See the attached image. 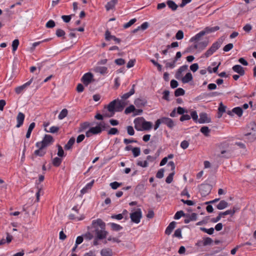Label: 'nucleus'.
I'll list each match as a JSON object with an SVG mask.
<instances>
[{
  "mask_svg": "<svg viewBox=\"0 0 256 256\" xmlns=\"http://www.w3.org/2000/svg\"><path fill=\"white\" fill-rule=\"evenodd\" d=\"M92 224L95 228L97 239L102 240L106 237L108 232L105 230L106 224L101 219L98 218L94 220Z\"/></svg>",
  "mask_w": 256,
  "mask_h": 256,
  "instance_id": "obj_1",
  "label": "nucleus"
},
{
  "mask_svg": "<svg viewBox=\"0 0 256 256\" xmlns=\"http://www.w3.org/2000/svg\"><path fill=\"white\" fill-rule=\"evenodd\" d=\"M222 43V40L218 39L216 42H214L212 46L209 48L204 55L205 57L208 58L212 56L217 50H218L221 46Z\"/></svg>",
  "mask_w": 256,
  "mask_h": 256,
  "instance_id": "obj_2",
  "label": "nucleus"
},
{
  "mask_svg": "<svg viewBox=\"0 0 256 256\" xmlns=\"http://www.w3.org/2000/svg\"><path fill=\"white\" fill-rule=\"evenodd\" d=\"M228 144L226 142L221 144L219 146L220 149V157L228 158L231 156V152L228 150Z\"/></svg>",
  "mask_w": 256,
  "mask_h": 256,
  "instance_id": "obj_3",
  "label": "nucleus"
},
{
  "mask_svg": "<svg viewBox=\"0 0 256 256\" xmlns=\"http://www.w3.org/2000/svg\"><path fill=\"white\" fill-rule=\"evenodd\" d=\"M54 142L52 136L50 134H46L42 141L37 142L36 145H40L44 148L49 146Z\"/></svg>",
  "mask_w": 256,
  "mask_h": 256,
  "instance_id": "obj_4",
  "label": "nucleus"
},
{
  "mask_svg": "<svg viewBox=\"0 0 256 256\" xmlns=\"http://www.w3.org/2000/svg\"><path fill=\"white\" fill-rule=\"evenodd\" d=\"M142 218V212L140 208H138L136 211L130 214V218L132 222L138 224Z\"/></svg>",
  "mask_w": 256,
  "mask_h": 256,
  "instance_id": "obj_5",
  "label": "nucleus"
},
{
  "mask_svg": "<svg viewBox=\"0 0 256 256\" xmlns=\"http://www.w3.org/2000/svg\"><path fill=\"white\" fill-rule=\"evenodd\" d=\"M211 189V186L208 184H202L200 186V192L203 196L208 195L210 192Z\"/></svg>",
  "mask_w": 256,
  "mask_h": 256,
  "instance_id": "obj_6",
  "label": "nucleus"
},
{
  "mask_svg": "<svg viewBox=\"0 0 256 256\" xmlns=\"http://www.w3.org/2000/svg\"><path fill=\"white\" fill-rule=\"evenodd\" d=\"M116 100H114L111 102L106 107L107 110L110 113V115H106L108 117H112L114 116L116 112Z\"/></svg>",
  "mask_w": 256,
  "mask_h": 256,
  "instance_id": "obj_7",
  "label": "nucleus"
},
{
  "mask_svg": "<svg viewBox=\"0 0 256 256\" xmlns=\"http://www.w3.org/2000/svg\"><path fill=\"white\" fill-rule=\"evenodd\" d=\"M250 142H253L256 139V126H254L252 128V132L244 134Z\"/></svg>",
  "mask_w": 256,
  "mask_h": 256,
  "instance_id": "obj_8",
  "label": "nucleus"
},
{
  "mask_svg": "<svg viewBox=\"0 0 256 256\" xmlns=\"http://www.w3.org/2000/svg\"><path fill=\"white\" fill-rule=\"evenodd\" d=\"M105 40L106 41H110L113 40L116 43L119 44L121 42L120 38H116L114 36L112 35L110 32L108 30H106L104 34Z\"/></svg>",
  "mask_w": 256,
  "mask_h": 256,
  "instance_id": "obj_9",
  "label": "nucleus"
},
{
  "mask_svg": "<svg viewBox=\"0 0 256 256\" xmlns=\"http://www.w3.org/2000/svg\"><path fill=\"white\" fill-rule=\"evenodd\" d=\"M36 146L38 148V150H36L34 153V155L32 156V160L34 159V156H43L46 154V151L44 150V148L42 146L40 145H36Z\"/></svg>",
  "mask_w": 256,
  "mask_h": 256,
  "instance_id": "obj_10",
  "label": "nucleus"
},
{
  "mask_svg": "<svg viewBox=\"0 0 256 256\" xmlns=\"http://www.w3.org/2000/svg\"><path fill=\"white\" fill-rule=\"evenodd\" d=\"M161 120L162 124H165L170 128H172L175 126L174 120L169 118L163 117L161 118Z\"/></svg>",
  "mask_w": 256,
  "mask_h": 256,
  "instance_id": "obj_11",
  "label": "nucleus"
},
{
  "mask_svg": "<svg viewBox=\"0 0 256 256\" xmlns=\"http://www.w3.org/2000/svg\"><path fill=\"white\" fill-rule=\"evenodd\" d=\"M211 121L210 118L208 117V115L205 112H202L200 114V118L198 122L200 124L209 123Z\"/></svg>",
  "mask_w": 256,
  "mask_h": 256,
  "instance_id": "obj_12",
  "label": "nucleus"
},
{
  "mask_svg": "<svg viewBox=\"0 0 256 256\" xmlns=\"http://www.w3.org/2000/svg\"><path fill=\"white\" fill-rule=\"evenodd\" d=\"M31 82H32V81H28L24 84L18 86L15 88V92L17 94H20L21 92H22L24 90H25L26 88H27L28 86H30L31 84Z\"/></svg>",
  "mask_w": 256,
  "mask_h": 256,
  "instance_id": "obj_13",
  "label": "nucleus"
},
{
  "mask_svg": "<svg viewBox=\"0 0 256 256\" xmlns=\"http://www.w3.org/2000/svg\"><path fill=\"white\" fill-rule=\"evenodd\" d=\"M25 116L24 114L22 113V112H19L18 113V114L16 116V121H17V124L16 126V128H20V127L23 123L24 120Z\"/></svg>",
  "mask_w": 256,
  "mask_h": 256,
  "instance_id": "obj_14",
  "label": "nucleus"
},
{
  "mask_svg": "<svg viewBox=\"0 0 256 256\" xmlns=\"http://www.w3.org/2000/svg\"><path fill=\"white\" fill-rule=\"evenodd\" d=\"M152 128V123L150 122L146 121L143 118L142 120V130H148Z\"/></svg>",
  "mask_w": 256,
  "mask_h": 256,
  "instance_id": "obj_15",
  "label": "nucleus"
},
{
  "mask_svg": "<svg viewBox=\"0 0 256 256\" xmlns=\"http://www.w3.org/2000/svg\"><path fill=\"white\" fill-rule=\"evenodd\" d=\"M232 69L234 72L238 74L240 76H244V68L240 65H235L232 67Z\"/></svg>",
  "mask_w": 256,
  "mask_h": 256,
  "instance_id": "obj_16",
  "label": "nucleus"
},
{
  "mask_svg": "<svg viewBox=\"0 0 256 256\" xmlns=\"http://www.w3.org/2000/svg\"><path fill=\"white\" fill-rule=\"evenodd\" d=\"M176 224V222L174 221L171 222L166 228L165 230V234L167 235L170 234L174 229L175 228Z\"/></svg>",
  "mask_w": 256,
  "mask_h": 256,
  "instance_id": "obj_17",
  "label": "nucleus"
},
{
  "mask_svg": "<svg viewBox=\"0 0 256 256\" xmlns=\"http://www.w3.org/2000/svg\"><path fill=\"white\" fill-rule=\"evenodd\" d=\"M206 34V32L202 30L199 33L197 34L196 36L192 37L190 39V42H198L200 40V38L202 36H204Z\"/></svg>",
  "mask_w": 256,
  "mask_h": 256,
  "instance_id": "obj_18",
  "label": "nucleus"
},
{
  "mask_svg": "<svg viewBox=\"0 0 256 256\" xmlns=\"http://www.w3.org/2000/svg\"><path fill=\"white\" fill-rule=\"evenodd\" d=\"M134 87H135V84H132V88L128 92L124 94L122 96V98L123 99V100H126L130 96L134 94V92H135Z\"/></svg>",
  "mask_w": 256,
  "mask_h": 256,
  "instance_id": "obj_19",
  "label": "nucleus"
},
{
  "mask_svg": "<svg viewBox=\"0 0 256 256\" xmlns=\"http://www.w3.org/2000/svg\"><path fill=\"white\" fill-rule=\"evenodd\" d=\"M94 70L102 74H104L108 72V68L105 66H96L94 68Z\"/></svg>",
  "mask_w": 256,
  "mask_h": 256,
  "instance_id": "obj_20",
  "label": "nucleus"
},
{
  "mask_svg": "<svg viewBox=\"0 0 256 256\" xmlns=\"http://www.w3.org/2000/svg\"><path fill=\"white\" fill-rule=\"evenodd\" d=\"M117 2L118 0H111L110 1L108 2L105 6L106 10L108 11L113 9Z\"/></svg>",
  "mask_w": 256,
  "mask_h": 256,
  "instance_id": "obj_21",
  "label": "nucleus"
},
{
  "mask_svg": "<svg viewBox=\"0 0 256 256\" xmlns=\"http://www.w3.org/2000/svg\"><path fill=\"white\" fill-rule=\"evenodd\" d=\"M112 251L109 248H103L100 251L102 256H112Z\"/></svg>",
  "mask_w": 256,
  "mask_h": 256,
  "instance_id": "obj_22",
  "label": "nucleus"
},
{
  "mask_svg": "<svg viewBox=\"0 0 256 256\" xmlns=\"http://www.w3.org/2000/svg\"><path fill=\"white\" fill-rule=\"evenodd\" d=\"M146 103V101L144 99H141L140 98H138L135 100L134 102V104L137 107H141L142 106H144Z\"/></svg>",
  "mask_w": 256,
  "mask_h": 256,
  "instance_id": "obj_23",
  "label": "nucleus"
},
{
  "mask_svg": "<svg viewBox=\"0 0 256 256\" xmlns=\"http://www.w3.org/2000/svg\"><path fill=\"white\" fill-rule=\"evenodd\" d=\"M142 118H136L134 120V128L137 130H142Z\"/></svg>",
  "mask_w": 256,
  "mask_h": 256,
  "instance_id": "obj_24",
  "label": "nucleus"
},
{
  "mask_svg": "<svg viewBox=\"0 0 256 256\" xmlns=\"http://www.w3.org/2000/svg\"><path fill=\"white\" fill-rule=\"evenodd\" d=\"M94 180H92V182H89L88 184L80 191L81 192V194H84L86 193L87 192H88V191L91 189L93 184H94Z\"/></svg>",
  "mask_w": 256,
  "mask_h": 256,
  "instance_id": "obj_25",
  "label": "nucleus"
},
{
  "mask_svg": "<svg viewBox=\"0 0 256 256\" xmlns=\"http://www.w3.org/2000/svg\"><path fill=\"white\" fill-rule=\"evenodd\" d=\"M238 210V208L234 206L232 210H228L224 212H220V214L222 215V216L228 214H230L232 216Z\"/></svg>",
  "mask_w": 256,
  "mask_h": 256,
  "instance_id": "obj_26",
  "label": "nucleus"
},
{
  "mask_svg": "<svg viewBox=\"0 0 256 256\" xmlns=\"http://www.w3.org/2000/svg\"><path fill=\"white\" fill-rule=\"evenodd\" d=\"M90 132H92L93 134H98L102 132V128L100 126L97 125L95 127H92L90 128Z\"/></svg>",
  "mask_w": 256,
  "mask_h": 256,
  "instance_id": "obj_27",
  "label": "nucleus"
},
{
  "mask_svg": "<svg viewBox=\"0 0 256 256\" xmlns=\"http://www.w3.org/2000/svg\"><path fill=\"white\" fill-rule=\"evenodd\" d=\"M75 138L74 137L71 138L67 142V144L64 146V148L66 150H69L72 148L73 144L75 142Z\"/></svg>",
  "mask_w": 256,
  "mask_h": 256,
  "instance_id": "obj_28",
  "label": "nucleus"
},
{
  "mask_svg": "<svg viewBox=\"0 0 256 256\" xmlns=\"http://www.w3.org/2000/svg\"><path fill=\"white\" fill-rule=\"evenodd\" d=\"M166 3L168 8L172 9V10L174 11L176 10L178 6L174 1L172 0H168Z\"/></svg>",
  "mask_w": 256,
  "mask_h": 256,
  "instance_id": "obj_29",
  "label": "nucleus"
},
{
  "mask_svg": "<svg viewBox=\"0 0 256 256\" xmlns=\"http://www.w3.org/2000/svg\"><path fill=\"white\" fill-rule=\"evenodd\" d=\"M228 206V203L224 200H221L219 204L216 206V208L218 210H222Z\"/></svg>",
  "mask_w": 256,
  "mask_h": 256,
  "instance_id": "obj_30",
  "label": "nucleus"
},
{
  "mask_svg": "<svg viewBox=\"0 0 256 256\" xmlns=\"http://www.w3.org/2000/svg\"><path fill=\"white\" fill-rule=\"evenodd\" d=\"M199 50H204L208 44V40L206 39L202 42H198Z\"/></svg>",
  "mask_w": 256,
  "mask_h": 256,
  "instance_id": "obj_31",
  "label": "nucleus"
},
{
  "mask_svg": "<svg viewBox=\"0 0 256 256\" xmlns=\"http://www.w3.org/2000/svg\"><path fill=\"white\" fill-rule=\"evenodd\" d=\"M90 126V124L88 122H84L80 124L78 128V132H82L86 130Z\"/></svg>",
  "mask_w": 256,
  "mask_h": 256,
  "instance_id": "obj_32",
  "label": "nucleus"
},
{
  "mask_svg": "<svg viewBox=\"0 0 256 256\" xmlns=\"http://www.w3.org/2000/svg\"><path fill=\"white\" fill-rule=\"evenodd\" d=\"M116 112H121L124 109V105L123 104L122 102L118 100H116Z\"/></svg>",
  "mask_w": 256,
  "mask_h": 256,
  "instance_id": "obj_33",
  "label": "nucleus"
},
{
  "mask_svg": "<svg viewBox=\"0 0 256 256\" xmlns=\"http://www.w3.org/2000/svg\"><path fill=\"white\" fill-rule=\"evenodd\" d=\"M93 74L90 72L86 73L81 78L80 80H94Z\"/></svg>",
  "mask_w": 256,
  "mask_h": 256,
  "instance_id": "obj_34",
  "label": "nucleus"
},
{
  "mask_svg": "<svg viewBox=\"0 0 256 256\" xmlns=\"http://www.w3.org/2000/svg\"><path fill=\"white\" fill-rule=\"evenodd\" d=\"M35 125H36L35 123L33 122H32L30 124V125L29 126L26 134V138H30L31 133H32V132L33 130V129L34 128Z\"/></svg>",
  "mask_w": 256,
  "mask_h": 256,
  "instance_id": "obj_35",
  "label": "nucleus"
},
{
  "mask_svg": "<svg viewBox=\"0 0 256 256\" xmlns=\"http://www.w3.org/2000/svg\"><path fill=\"white\" fill-rule=\"evenodd\" d=\"M232 112L239 117L242 115L243 110L240 107H236L232 109Z\"/></svg>",
  "mask_w": 256,
  "mask_h": 256,
  "instance_id": "obj_36",
  "label": "nucleus"
},
{
  "mask_svg": "<svg viewBox=\"0 0 256 256\" xmlns=\"http://www.w3.org/2000/svg\"><path fill=\"white\" fill-rule=\"evenodd\" d=\"M56 34L58 38L62 37L63 39L65 38L64 36L66 34V32L64 30L60 28H58L56 30Z\"/></svg>",
  "mask_w": 256,
  "mask_h": 256,
  "instance_id": "obj_37",
  "label": "nucleus"
},
{
  "mask_svg": "<svg viewBox=\"0 0 256 256\" xmlns=\"http://www.w3.org/2000/svg\"><path fill=\"white\" fill-rule=\"evenodd\" d=\"M62 162L60 158L56 157L54 158L52 161V164L56 167L59 166Z\"/></svg>",
  "mask_w": 256,
  "mask_h": 256,
  "instance_id": "obj_38",
  "label": "nucleus"
},
{
  "mask_svg": "<svg viewBox=\"0 0 256 256\" xmlns=\"http://www.w3.org/2000/svg\"><path fill=\"white\" fill-rule=\"evenodd\" d=\"M68 111L66 108L63 109L60 113L58 118L60 120H62L68 115Z\"/></svg>",
  "mask_w": 256,
  "mask_h": 256,
  "instance_id": "obj_39",
  "label": "nucleus"
},
{
  "mask_svg": "<svg viewBox=\"0 0 256 256\" xmlns=\"http://www.w3.org/2000/svg\"><path fill=\"white\" fill-rule=\"evenodd\" d=\"M110 225L112 230L114 231H119L122 228V226L115 223H110Z\"/></svg>",
  "mask_w": 256,
  "mask_h": 256,
  "instance_id": "obj_40",
  "label": "nucleus"
},
{
  "mask_svg": "<svg viewBox=\"0 0 256 256\" xmlns=\"http://www.w3.org/2000/svg\"><path fill=\"white\" fill-rule=\"evenodd\" d=\"M132 152L134 157H137L140 155V149L138 147H135L132 149Z\"/></svg>",
  "mask_w": 256,
  "mask_h": 256,
  "instance_id": "obj_41",
  "label": "nucleus"
},
{
  "mask_svg": "<svg viewBox=\"0 0 256 256\" xmlns=\"http://www.w3.org/2000/svg\"><path fill=\"white\" fill-rule=\"evenodd\" d=\"M185 92L182 88H178L174 92L176 96H179L184 94Z\"/></svg>",
  "mask_w": 256,
  "mask_h": 256,
  "instance_id": "obj_42",
  "label": "nucleus"
},
{
  "mask_svg": "<svg viewBox=\"0 0 256 256\" xmlns=\"http://www.w3.org/2000/svg\"><path fill=\"white\" fill-rule=\"evenodd\" d=\"M200 131L206 136H208L209 132H210V130L208 126H204L201 128Z\"/></svg>",
  "mask_w": 256,
  "mask_h": 256,
  "instance_id": "obj_43",
  "label": "nucleus"
},
{
  "mask_svg": "<svg viewBox=\"0 0 256 256\" xmlns=\"http://www.w3.org/2000/svg\"><path fill=\"white\" fill-rule=\"evenodd\" d=\"M192 118L194 121L196 122H198V115L197 114V112L196 110L192 111L190 112V118Z\"/></svg>",
  "mask_w": 256,
  "mask_h": 256,
  "instance_id": "obj_44",
  "label": "nucleus"
},
{
  "mask_svg": "<svg viewBox=\"0 0 256 256\" xmlns=\"http://www.w3.org/2000/svg\"><path fill=\"white\" fill-rule=\"evenodd\" d=\"M175 172H172L170 174H169V175L168 176V177L166 178V182L167 184H170L172 180H173V177L174 175Z\"/></svg>",
  "mask_w": 256,
  "mask_h": 256,
  "instance_id": "obj_45",
  "label": "nucleus"
},
{
  "mask_svg": "<svg viewBox=\"0 0 256 256\" xmlns=\"http://www.w3.org/2000/svg\"><path fill=\"white\" fill-rule=\"evenodd\" d=\"M136 22V18L132 19L128 22L125 24L124 25V28H127L130 27L132 25L134 24Z\"/></svg>",
  "mask_w": 256,
  "mask_h": 256,
  "instance_id": "obj_46",
  "label": "nucleus"
},
{
  "mask_svg": "<svg viewBox=\"0 0 256 256\" xmlns=\"http://www.w3.org/2000/svg\"><path fill=\"white\" fill-rule=\"evenodd\" d=\"M200 230L204 232H206L209 234H214V228H211L209 229H207L205 228H200Z\"/></svg>",
  "mask_w": 256,
  "mask_h": 256,
  "instance_id": "obj_47",
  "label": "nucleus"
},
{
  "mask_svg": "<svg viewBox=\"0 0 256 256\" xmlns=\"http://www.w3.org/2000/svg\"><path fill=\"white\" fill-rule=\"evenodd\" d=\"M136 110V108L133 105H130L129 106L127 107L125 110L124 113L126 114H130L132 112H133Z\"/></svg>",
  "mask_w": 256,
  "mask_h": 256,
  "instance_id": "obj_48",
  "label": "nucleus"
},
{
  "mask_svg": "<svg viewBox=\"0 0 256 256\" xmlns=\"http://www.w3.org/2000/svg\"><path fill=\"white\" fill-rule=\"evenodd\" d=\"M188 69V66L186 65H184L180 66L176 74V78H178V76L180 75L182 72L185 71Z\"/></svg>",
  "mask_w": 256,
  "mask_h": 256,
  "instance_id": "obj_49",
  "label": "nucleus"
},
{
  "mask_svg": "<svg viewBox=\"0 0 256 256\" xmlns=\"http://www.w3.org/2000/svg\"><path fill=\"white\" fill-rule=\"evenodd\" d=\"M185 214L182 210L178 211L176 212L174 216V218L175 220H178L180 219L182 216H184Z\"/></svg>",
  "mask_w": 256,
  "mask_h": 256,
  "instance_id": "obj_50",
  "label": "nucleus"
},
{
  "mask_svg": "<svg viewBox=\"0 0 256 256\" xmlns=\"http://www.w3.org/2000/svg\"><path fill=\"white\" fill-rule=\"evenodd\" d=\"M226 106H224L222 102H220V106L218 107V112L219 113H221L220 115L218 116L219 118L221 117L222 116V114L226 112Z\"/></svg>",
  "mask_w": 256,
  "mask_h": 256,
  "instance_id": "obj_51",
  "label": "nucleus"
},
{
  "mask_svg": "<svg viewBox=\"0 0 256 256\" xmlns=\"http://www.w3.org/2000/svg\"><path fill=\"white\" fill-rule=\"evenodd\" d=\"M19 45V40L18 39L14 40L12 43V51L15 52Z\"/></svg>",
  "mask_w": 256,
  "mask_h": 256,
  "instance_id": "obj_52",
  "label": "nucleus"
},
{
  "mask_svg": "<svg viewBox=\"0 0 256 256\" xmlns=\"http://www.w3.org/2000/svg\"><path fill=\"white\" fill-rule=\"evenodd\" d=\"M122 185V183H119L117 182H114L110 184V186L113 190L117 189L119 186H120Z\"/></svg>",
  "mask_w": 256,
  "mask_h": 256,
  "instance_id": "obj_53",
  "label": "nucleus"
},
{
  "mask_svg": "<svg viewBox=\"0 0 256 256\" xmlns=\"http://www.w3.org/2000/svg\"><path fill=\"white\" fill-rule=\"evenodd\" d=\"M118 130L116 128H110V130L108 132V135H114V134H118Z\"/></svg>",
  "mask_w": 256,
  "mask_h": 256,
  "instance_id": "obj_54",
  "label": "nucleus"
},
{
  "mask_svg": "<svg viewBox=\"0 0 256 256\" xmlns=\"http://www.w3.org/2000/svg\"><path fill=\"white\" fill-rule=\"evenodd\" d=\"M58 130H59V128L58 126H52L50 128V130H47L45 128V130L46 132H51V133H53V134L57 132Z\"/></svg>",
  "mask_w": 256,
  "mask_h": 256,
  "instance_id": "obj_55",
  "label": "nucleus"
},
{
  "mask_svg": "<svg viewBox=\"0 0 256 256\" xmlns=\"http://www.w3.org/2000/svg\"><path fill=\"white\" fill-rule=\"evenodd\" d=\"M176 38L178 40H182L184 38V32L182 30H178L176 34Z\"/></svg>",
  "mask_w": 256,
  "mask_h": 256,
  "instance_id": "obj_56",
  "label": "nucleus"
},
{
  "mask_svg": "<svg viewBox=\"0 0 256 256\" xmlns=\"http://www.w3.org/2000/svg\"><path fill=\"white\" fill-rule=\"evenodd\" d=\"M137 165L140 166L142 168H146L148 166V162L147 160L142 161H138L137 162Z\"/></svg>",
  "mask_w": 256,
  "mask_h": 256,
  "instance_id": "obj_57",
  "label": "nucleus"
},
{
  "mask_svg": "<svg viewBox=\"0 0 256 256\" xmlns=\"http://www.w3.org/2000/svg\"><path fill=\"white\" fill-rule=\"evenodd\" d=\"M234 47V45L230 43L226 45L224 48L223 50L224 52H227L232 50Z\"/></svg>",
  "mask_w": 256,
  "mask_h": 256,
  "instance_id": "obj_58",
  "label": "nucleus"
},
{
  "mask_svg": "<svg viewBox=\"0 0 256 256\" xmlns=\"http://www.w3.org/2000/svg\"><path fill=\"white\" fill-rule=\"evenodd\" d=\"M127 132L130 136H133L134 134V130L132 126H128L126 127Z\"/></svg>",
  "mask_w": 256,
  "mask_h": 256,
  "instance_id": "obj_59",
  "label": "nucleus"
},
{
  "mask_svg": "<svg viewBox=\"0 0 256 256\" xmlns=\"http://www.w3.org/2000/svg\"><path fill=\"white\" fill-rule=\"evenodd\" d=\"M188 110H185L184 108L178 106L177 108V113L179 114H184V113H187Z\"/></svg>",
  "mask_w": 256,
  "mask_h": 256,
  "instance_id": "obj_60",
  "label": "nucleus"
},
{
  "mask_svg": "<svg viewBox=\"0 0 256 256\" xmlns=\"http://www.w3.org/2000/svg\"><path fill=\"white\" fill-rule=\"evenodd\" d=\"M55 25V22L53 20H50L46 22V26L47 28H53Z\"/></svg>",
  "mask_w": 256,
  "mask_h": 256,
  "instance_id": "obj_61",
  "label": "nucleus"
},
{
  "mask_svg": "<svg viewBox=\"0 0 256 256\" xmlns=\"http://www.w3.org/2000/svg\"><path fill=\"white\" fill-rule=\"evenodd\" d=\"M58 155L60 157H62L64 156V151L62 147L60 145H58Z\"/></svg>",
  "mask_w": 256,
  "mask_h": 256,
  "instance_id": "obj_62",
  "label": "nucleus"
},
{
  "mask_svg": "<svg viewBox=\"0 0 256 256\" xmlns=\"http://www.w3.org/2000/svg\"><path fill=\"white\" fill-rule=\"evenodd\" d=\"M164 170L161 168L158 170L156 174V177L158 178H162L164 177Z\"/></svg>",
  "mask_w": 256,
  "mask_h": 256,
  "instance_id": "obj_63",
  "label": "nucleus"
},
{
  "mask_svg": "<svg viewBox=\"0 0 256 256\" xmlns=\"http://www.w3.org/2000/svg\"><path fill=\"white\" fill-rule=\"evenodd\" d=\"M31 87L34 88V90H36L40 87V84L38 83V81H32V82H31V84L30 85Z\"/></svg>",
  "mask_w": 256,
  "mask_h": 256,
  "instance_id": "obj_64",
  "label": "nucleus"
}]
</instances>
